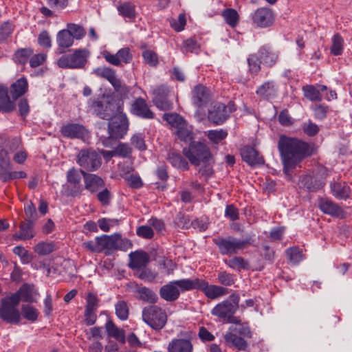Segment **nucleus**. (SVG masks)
<instances>
[{"label":"nucleus","instance_id":"nucleus-1","mask_svg":"<svg viewBox=\"0 0 352 352\" xmlns=\"http://www.w3.org/2000/svg\"><path fill=\"white\" fill-rule=\"evenodd\" d=\"M278 148L283 164V170L287 175L304 158L311 155L314 152L311 144L285 135L280 136Z\"/></svg>","mask_w":352,"mask_h":352},{"label":"nucleus","instance_id":"nucleus-2","mask_svg":"<svg viewBox=\"0 0 352 352\" xmlns=\"http://www.w3.org/2000/svg\"><path fill=\"white\" fill-rule=\"evenodd\" d=\"M184 155L190 162L200 166L199 172L206 177H211L214 173V159L210 148L201 142H192L188 147L183 149Z\"/></svg>","mask_w":352,"mask_h":352},{"label":"nucleus","instance_id":"nucleus-3","mask_svg":"<svg viewBox=\"0 0 352 352\" xmlns=\"http://www.w3.org/2000/svg\"><path fill=\"white\" fill-rule=\"evenodd\" d=\"M108 122V137H100V140L104 146L111 145V139L122 138L128 131L129 122L124 113L117 111L109 118Z\"/></svg>","mask_w":352,"mask_h":352},{"label":"nucleus","instance_id":"nucleus-4","mask_svg":"<svg viewBox=\"0 0 352 352\" xmlns=\"http://www.w3.org/2000/svg\"><path fill=\"white\" fill-rule=\"evenodd\" d=\"M19 299L17 294H11L1 300L0 318L10 324H17L21 320L18 309Z\"/></svg>","mask_w":352,"mask_h":352},{"label":"nucleus","instance_id":"nucleus-5","mask_svg":"<svg viewBox=\"0 0 352 352\" xmlns=\"http://www.w3.org/2000/svg\"><path fill=\"white\" fill-rule=\"evenodd\" d=\"M192 278H184L170 281L160 289L162 298L168 302L176 300L181 292L192 290Z\"/></svg>","mask_w":352,"mask_h":352},{"label":"nucleus","instance_id":"nucleus-6","mask_svg":"<svg viewBox=\"0 0 352 352\" xmlns=\"http://www.w3.org/2000/svg\"><path fill=\"white\" fill-rule=\"evenodd\" d=\"M89 57V52L85 49H78L73 53L65 54L59 58L57 64L64 69H79L85 67Z\"/></svg>","mask_w":352,"mask_h":352},{"label":"nucleus","instance_id":"nucleus-7","mask_svg":"<svg viewBox=\"0 0 352 352\" xmlns=\"http://www.w3.org/2000/svg\"><path fill=\"white\" fill-rule=\"evenodd\" d=\"M142 316L143 321L155 330L162 329L166 324V314L158 306L151 305L144 307Z\"/></svg>","mask_w":352,"mask_h":352},{"label":"nucleus","instance_id":"nucleus-8","mask_svg":"<svg viewBox=\"0 0 352 352\" xmlns=\"http://www.w3.org/2000/svg\"><path fill=\"white\" fill-rule=\"evenodd\" d=\"M87 174L84 170L72 168L66 174L67 184L63 186L62 192L67 197H78L81 195L83 188L80 184L81 176Z\"/></svg>","mask_w":352,"mask_h":352},{"label":"nucleus","instance_id":"nucleus-9","mask_svg":"<svg viewBox=\"0 0 352 352\" xmlns=\"http://www.w3.org/2000/svg\"><path fill=\"white\" fill-rule=\"evenodd\" d=\"M77 163L84 170L92 172L102 164L100 155L92 148L82 149L77 155Z\"/></svg>","mask_w":352,"mask_h":352},{"label":"nucleus","instance_id":"nucleus-10","mask_svg":"<svg viewBox=\"0 0 352 352\" xmlns=\"http://www.w3.org/2000/svg\"><path fill=\"white\" fill-rule=\"evenodd\" d=\"M214 241L223 255L234 254L243 250L248 243V241L240 240L231 236L218 238Z\"/></svg>","mask_w":352,"mask_h":352},{"label":"nucleus","instance_id":"nucleus-11","mask_svg":"<svg viewBox=\"0 0 352 352\" xmlns=\"http://www.w3.org/2000/svg\"><path fill=\"white\" fill-rule=\"evenodd\" d=\"M192 290H201L206 296L210 299H217L227 294V289L226 288L215 285H209L208 283L204 279L197 278H192Z\"/></svg>","mask_w":352,"mask_h":352},{"label":"nucleus","instance_id":"nucleus-12","mask_svg":"<svg viewBox=\"0 0 352 352\" xmlns=\"http://www.w3.org/2000/svg\"><path fill=\"white\" fill-rule=\"evenodd\" d=\"M235 110L233 102H229L227 106L222 103H216L208 112V119L215 124H222Z\"/></svg>","mask_w":352,"mask_h":352},{"label":"nucleus","instance_id":"nucleus-13","mask_svg":"<svg viewBox=\"0 0 352 352\" xmlns=\"http://www.w3.org/2000/svg\"><path fill=\"white\" fill-rule=\"evenodd\" d=\"M116 104L103 98L101 100H95L91 109L94 113L104 120H109L116 112Z\"/></svg>","mask_w":352,"mask_h":352},{"label":"nucleus","instance_id":"nucleus-14","mask_svg":"<svg viewBox=\"0 0 352 352\" xmlns=\"http://www.w3.org/2000/svg\"><path fill=\"white\" fill-rule=\"evenodd\" d=\"M60 133L65 138L79 139L82 141H85L89 138L88 130L83 125L78 123H70L63 126Z\"/></svg>","mask_w":352,"mask_h":352},{"label":"nucleus","instance_id":"nucleus-15","mask_svg":"<svg viewBox=\"0 0 352 352\" xmlns=\"http://www.w3.org/2000/svg\"><path fill=\"white\" fill-rule=\"evenodd\" d=\"M102 56L107 63L114 66H120L122 63L128 64L133 58V55L129 47H123L115 54H111L108 51H104Z\"/></svg>","mask_w":352,"mask_h":352},{"label":"nucleus","instance_id":"nucleus-16","mask_svg":"<svg viewBox=\"0 0 352 352\" xmlns=\"http://www.w3.org/2000/svg\"><path fill=\"white\" fill-rule=\"evenodd\" d=\"M211 100L210 90L203 85H196L192 91V102L198 108L206 107Z\"/></svg>","mask_w":352,"mask_h":352},{"label":"nucleus","instance_id":"nucleus-17","mask_svg":"<svg viewBox=\"0 0 352 352\" xmlns=\"http://www.w3.org/2000/svg\"><path fill=\"white\" fill-rule=\"evenodd\" d=\"M168 90L161 86L153 91V102L155 107L161 111H169L173 109V103L167 98Z\"/></svg>","mask_w":352,"mask_h":352},{"label":"nucleus","instance_id":"nucleus-18","mask_svg":"<svg viewBox=\"0 0 352 352\" xmlns=\"http://www.w3.org/2000/svg\"><path fill=\"white\" fill-rule=\"evenodd\" d=\"M237 303H233L230 300H226L217 304L211 311L213 316L220 318L230 319L234 315L237 309Z\"/></svg>","mask_w":352,"mask_h":352},{"label":"nucleus","instance_id":"nucleus-19","mask_svg":"<svg viewBox=\"0 0 352 352\" xmlns=\"http://www.w3.org/2000/svg\"><path fill=\"white\" fill-rule=\"evenodd\" d=\"M131 112L132 114L143 119L149 120L154 118V113L150 109L146 101L142 98H138L133 102Z\"/></svg>","mask_w":352,"mask_h":352},{"label":"nucleus","instance_id":"nucleus-20","mask_svg":"<svg viewBox=\"0 0 352 352\" xmlns=\"http://www.w3.org/2000/svg\"><path fill=\"white\" fill-rule=\"evenodd\" d=\"M252 20L256 25L266 28L272 25L274 17L270 9L261 8L256 10L252 16Z\"/></svg>","mask_w":352,"mask_h":352},{"label":"nucleus","instance_id":"nucleus-21","mask_svg":"<svg viewBox=\"0 0 352 352\" xmlns=\"http://www.w3.org/2000/svg\"><path fill=\"white\" fill-rule=\"evenodd\" d=\"M129 267L134 271V274L146 267L149 262V256L143 251L132 252L129 254Z\"/></svg>","mask_w":352,"mask_h":352},{"label":"nucleus","instance_id":"nucleus-22","mask_svg":"<svg viewBox=\"0 0 352 352\" xmlns=\"http://www.w3.org/2000/svg\"><path fill=\"white\" fill-rule=\"evenodd\" d=\"M278 87L274 80H267L261 85L256 89V94L265 100H270L278 95Z\"/></svg>","mask_w":352,"mask_h":352},{"label":"nucleus","instance_id":"nucleus-23","mask_svg":"<svg viewBox=\"0 0 352 352\" xmlns=\"http://www.w3.org/2000/svg\"><path fill=\"white\" fill-rule=\"evenodd\" d=\"M324 177H318L315 175H305L299 180L300 188H306L308 191H316L320 189L324 184Z\"/></svg>","mask_w":352,"mask_h":352},{"label":"nucleus","instance_id":"nucleus-24","mask_svg":"<svg viewBox=\"0 0 352 352\" xmlns=\"http://www.w3.org/2000/svg\"><path fill=\"white\" fill-rule=\"evenodd\" d=\"M258 56L261 62L267 67H272L276 64L278 58V52L274 50L270 46L264 45L261 47L258 52Z\"/></svg>","mask_w":352,"mask_h":352},{"label":"nucleus","instance_id":"nucleus-25","mask_svg":"<svg viewBox=\"0 0 352 352\" xmlns=\"http://www.w3.org/2000/svg\"><path fill=\"white\" fill-rule=\"evenodd\" d=\"M318 207L324 214L340 218L344 217L343 210L331 199H320Z\"/></svg>","mask_w":352,"mask_h":352},{"label":"nucleus","instance_id":"nucleus-26","mask_svg":"<svg viewBox=\"0 0 352 352\" xmlns=\"http://www.w3.org/2000/svg\"><path fill=\"white\" fill-rule=\"evenodd\" d=\"M34 223L23 221L19 225V232L13 234V239L16 241H27L32 239L36 232L34 230Z\"/></svg>","mask_w":352,"mask_h":352},{"label":"nucleus","instance_id":"nucleus-27","mask_svg":"<svg viewBox=\"0 0 352 352\" xmlns=\"http://www.w3.org/2000/svg\"><path fill=\"white\" fill-rule=\"evenodd\" d=\"M241 157L243 161L250 166L262 164L264 160L253 147L250 146H244L241 151Z\"/></svg>","mask_w":352,"mask_h":352},{"label":"nucleus","instance_id":"nucleus-28","mask_svg":"<svg viewBox=\"0 0 352 352\" xmlns=\"http://www.w3.org/2000/svg\"><path fill=\"white\" fill-rule=\"evenodd\" d=\"M12 169L8 151L1 150L0 152V179L3 182H8V177Z\"/></svg>","mask_w":352,"mask_h":352},{"label":"nucleus","instance_id":"nucleus-29","mask_svg":"<svg viewBox=\"0 0 352 352\" xmlns=\"http://www.w3.org/2000/svg\"><path fill=\"white\" fill-rule=\"evenodd\" d=\"M167 349L168 352H192V344L187 339H173Z\"/></svg>","mask_w":352,"mask_h":352},{"label":"nucleus","instance_id":"nucleus-30","mask_svg":"<svg viewBox=\"0 0 352 352\" xmlns=\"http://www.w3.org/2000/svg\"><path fill=\"white\" fill-rule=\"evenodd\" d=\"M100 252H104L106 254H111L116 251V233L111 235L98 236Z\"/></svg>","mask_w":352,"mask_h":352},{"label":"nucleus","instance_id":"nucleus-31","mask_svg":"<svg viewBox=\"0 0 352 352\" xmlns=\"http://www.w3.org/2000/svg\"><path fill=\"white\" fill-rule=\"evenodd\" d=\"M105 329L109 337L114 338L122 344L125 343V331L116 326L112 320H109L107 321L105 323Z\"/></svg>","mask_w":352,"mask_h":352},{"label":"nucleus","instance_id":"nucleus-32","mask_svg":"<svg viewBox=\"0 0 352 352\" xmlns=\"http://www.w3.org/2000/svg\"><path fill=\"white\" fill-rule=\"evenodd\" d=\"M104 186L103 179L94 174H85V186L90 192H96Z\"/></svg>","mask_w":352,"mask_h":352},{"label":"nucleus","instance_id":"nucleus-33","mask_svg":"<svg viewBox=\"0 0 352 352\" xmlns=\"http://www.w3.org/2000/svg\"><path fill=\"white\" fill-rule=\"evenodd\" d=\"M28 88V83L26 78L22 77L12 84L10 87V94L14 100H16L25 94Z\"/></svg>","mask_w":352,"mask_h":352},{"label":"nucleus","instance_id":"nucleus-34","mask_svg":"<svg viewBox=\"0 0 352 352\" xmlns=\"http://www.w3.org/2000/svg\"><path fill=\"white\" fill-rule=\"evenodd\" d=\"M117 10L120 15L125 19L132 21L136 16L135 6L131 2L120 3L117 6Z\"/></svg>","mask_w":352,"mask_h":352},{"label":"nucleus","instance_id":"nucleus-35","mask_svg":"<svg viewBox=\"0 0 352 352\" xmlns=\"http://www.w3.org/2000/svg\"><path fill=\"white\" fill-rule=\"evenodd\" d=\"M224 340L229 346H232L239 350L244 351L248 346L247 342L241 337L237 336L233 332L225 333Z\"/></svg>","mask_w":352,"mask_h":352},{"label":"nucleus","instance_id":"nucleus-36","mask_svg":"<svg viewBox=\"0 0 352 352\" xmlns=\"http://www.w3.org/2000/svg\"><path fill=\"white\" fill-rule=\"evenodd\" d=\"M167 160L173 166L179 170H186L189 168L188 162L177 152L170 151Z\"/></svg>","mask_w":352,"mask_h":352},{"label":"nucleus","instance_id":"nucleus-37","mask_svg":"<svg viewBox=\"0 0 352 352\" xmlns=\"http://www.w3.org/2000/svg\"><path fill=\"white\" fill-rule=\"evenodd\" d=\"M333 195L338 198H349L351 197L350 187L345 182H338L331 184Z\"/></svg>","mask_w":352,"mask_h":352},{"label":"nucleus","instance_id":"nucleus-38","mask_svg":"<svg viewBox=\"0 0 352 352\" xmlns=\"http://www.w3.org/2000/svg\"><path fill=\"white\" fill-rule=\"evenodd\" d=\"M14 107V102L10 100L7 88L0 87V111L6 113L11 112Z\"/></svg>","mask_w":352,"mask_h":352},{"label":"nucleus","instance_id":"nucleus-39","mask_svg":"<svg viewBox=\"0 0 352 352\" xmlns=\"http://www.w3.org/2000/svg\"><path fill=\"white\" fill-rule=\"evenodd\" d=\"M136 293L138 294V298L149 303H155L157 300V294L146 287H139L136 289Z\"/></svg>","mask_w":352,"mask_h":352},{"label":"nucleus","instance_id":"nucleus-40","mask_svg":"<svg viewBox=\"0 0 352 352\" xmlns=\"http://www.w3.org/2000/svg\"><path fill=\"white\" fill-rule=\"evenodd\" d=\"M56 41L60 47L68 48L73 45L74 38L67 29H65L58 32Z\"/></svg>","mask_w":352,"mask_h":352},{"label":"nucleus","instance_id":"nucleus-41","mask_svg":"<svg viewBox=\"0 0 352 352\" xmlns=\"http://www.w3.org/2000/svg\"><path fill=\"white\" fill-rule=\"evenodd\" d=\"M178 138L184 142L190 141L193 138V133L191 127L187 124L186 120L184 124H180L175 131Z\"/></svg>","mask_w":352,"mask_h":352},{"label":"nucleus","instance_id":"nucleus-42","mask_svg":"<svg viewBox=\"0 0 352 352\" xmlns=\"http://www.w3.org/2000/svg\"><path fill=\"white\" fill-rule=\"evenodd\" d=\"M224 262L228 267L236 271L245 270L249 267L248 261L239 256H235L229 260H225Z\"/></svg>","mask_w":352,"mask_h":352},{"label":"nucleus","instance_id":"nucleus-43","mask_svg":"<svg viewBox=\"0 0 352 352\" xmlns=\"http://www.w3.org/2000/svg\"><path fill=\"white\" fill-rule=\"evenodd\" d=\"M13 294H17L19 302L22 299L25 302H32L35 301L33 296V288L28 285H23L18 292Z\"/></svg>","mask_w":352,"mask_h":352},{"label":"nucleus","instance_id":"nucleus-44","mask_svg":"<svg viewBox=\"0 0 352 352\" xmlns=\"http://www.w3.org/2000/svg\"><path fill=\"white\" fill-rule=\"evenodd\" d=\"M14 25L10 21H4L0 25V43H6L14 31Z\"/></svg>","mask_w":352,"mask_h":352},{"label":"nucleus","instance_id":"nucleus-45","mask_svg":"<svg viewBox=\"0 0 352 352\" xmlns=\"http://www.w3.org/2000/svg\"><path fill=\"white\" fill-rule=\"evenodd\" d=\"M222 16L226 22L232 28L236 26L239 22V14L234 9L227 8L222 12Z\"/></svg>","mask_w":352,"mask_h":352},{"label":"nucleus","instance_id":"nucleus-46","mask_svg":"<svg viewBox=\"0 0 352 352\" xmlns=\"http://www.w3.org/2000/svg\"><path fill=\"white\" fill-rule=\"evenodd\" d=\"M304 96L306 98L311 101L322 100V96L318 90L314 85H306L302 88Z\"/></svg>","mask_w":352,"mask_h":352},{"label":"nucleus","instance_id":"nucleus-47","mask_svg":"<svg viewBox=\"0 0 352 352\" xmlns=\"http://www.w3.org/2000/svg\"><path fill=\"white\" fill-rule=\"evenodd\" d=\"M286 254L290 263L294 265L298 264L304 258L302 250L296 247L287 249Z\"/></svg>","mask_w":352,"mask_h":352},{"label":"nucleus","instance_id":"nucleus-48","mask_svg":"<svg viewBox=\"0 0 352 352\" xmlns=\"http://www.w3.org/2000/svg\"><path fill=\"white\" fill-rule=\"evenodd\" d=\"M344 41L340 35L335 34L332 38L331 53L334 56H339L343 51Z\"/></svg>","mask_w":352,"mask_h":352},{"label":"nucleus","instance_id":"nucleus-49","mask_svg":"<svg viewBox=\"0 0 352 352\" xmlns=\"http://www.w3.org/2000/svg\"><path fill=\"white\" fill-rule=\"evenodd\" d=\"M135 275L144 281L151 283L153 282L156 278L157 273L155 272H153L151 270L144 267L142 269L138 271L137 272H135Z\"/></svg>","mask_w":352,"mask_h":352},{"label":"nucleus","instance_id":"nucleus-50","mask_svg":"<svg viewBox=\"0 0 352 352\" xmlns=\"http://www.w3.org/2000/svg\"><path fill=\"white\" fill-rule=\"evenodd\" d=\"M93 73L98 76L107 79L108 81L116 75V72L113 69L109 67H99L96 68Z\"/></svg>","mask_w":352,"mask_h":352},{"label":"nucleus","instance_id":"nucleus-51","mask_svg":"<svg viewBox=\"0 0 352 352\" xmlns=\"http://www.w3.org/2000/svg\"><path fill=\"white\" fill-rule=\"evenodd\" d=\"M228 135L227 131L223 129L210 130L207 133L208 138L214 144H219L224 140Z\"/></svg>","mask_w":352,"mask_h":352},{"label":"nucleus","instance_id":"nucleus-52","mask_svg":"<svg viewBox=\"0 0 352 352\" xmlns=\"http://www.w3.org/2000/svg\"><path fill=\"white\" fill-rule=\"evenodd\" d=\"M21 310L23 316L25 319L32 322L36 320L38 311L35 307L30 305H23Z\"/></svg>","mask_w":352,"mask_h":352},{"label":"nucleus","instance_id":"nucleus-53","mask_svg":"<svg viewBox=\"0 0 352 352\" xmlns=\"http://www.w3.org/2000/svg\"><path fill=\"white\" fill-rule=\"evenodd\" d=\"M67 30L69 32L74 39H81L86 34V31L84 28L74 23L68 24Z\"/></svg>","mask_w":352,"mask_h":352},{"label":"nucleus","instance_id":"nucleus-54","mask_svg":"<svg viewBox=\"0 0 352 352\" xmlns=\"http://www.w3.org/2000/svg\"><path fill=\"white\" fill-rule=\"evenodd\" d=\"M24 211L26 217V221L34 223L37 220V212L35 206L32 201H28L24 205Z\"/></svg>","mask_w":352,"mask_h":352},{"label":"nucleus","instance_id":"nucleus-55","mask_svg":"<svg viewBox=\"0 0 352 352\" xmlns=\"http://www.w3.org/2000/svg\"><path fill=\"white\" fill-rule=\"evenodd\" d=\"M163 118L175 129L180 124H184V122L185 121V120L177 113H164Z\"/></svg>","mask_w":352,"mask_h":352},{"label":"nucleus","instance_id":"nucleus-56","mask_svg":"<svg viewBox=\"0 0 352 352\" xmlns=\"http://www.w3.org/2000/svg\"><path fill=\"white\" fill-rule=\"evenodd\" d=\"M131 247L132 243L129 239L122 238L120 234L116 233V251H126Z\"/></svg>","mask_w":352,"mask_h":352},{"label":"nucleus","instance_id":"nucleus-57","mask_svg":"<svg viewBox=\"0 0 352 352\" xmlns=\"http://www.w3.org/2000/svg\"><path fill=\"white\" fill-rule=\"evenodd\" d=\"M13 253L21 258V263L23 264L29 263L32 261V256L29 252L23 246L18 245L14 247Z\"/></svg>","mask_w":352,"mask_h":352},{"label":"nucleus","instance_id":"nucleus-58","mask_svg":"<svg viewBox=\"0 0 352 352\" xmlns=\"http://www.w3.org/2000/svg\"><path fill=\"white\" fill-rule=\"evenodd\" d=\"M34 250L38 254L47 255L54 250V245L52 243L39 242L34 247Z\"/></svg>","mask_w":352,"mask_h":352},{"label":"nucleus","instance_id":"nucleus-59","mask_svg":"<svg viewBox=\"0 0 352 352\" xmlns=\"http://www.w3.org/2000/svg\"><path fill=\"white\" fill-rule=\"evenodd\" d=\"M249 69L251 73L257 74L261 69L260 64L262 63L257 54H250L248 58Z\"/></svg>","mask_w":352,"mask_h":352},{"label":"nucleus","instance_id":"nucleus-60","mask_svg":"<svg viewBox=\"0 0 352 352\" xmlns=\"http://www.w3.org/2000/svg\"><path fill=\"white\" fill-rule=\"evenodd\" d=\"M200 51L199 45L192 38H188L183 43V52L197 54Z\"/></svg>","mask_w":352,"mask_h":352},{"label":"nucleus","instance_id":"nucleus-61","mask_svg":"<svg viewBox=\"0 0 352 352\" xmlns=\"http://www.w3.org/2000/svg\"><path fill=\"white\" fill-rule=\"evenodd\" d=\"M116 314L121 320H125L128 318L129 309L125 302L119 301L115 306Z\"/></svg>","mask_w":352,"mask_h":352},{"label":"nucleus","instance_id":"nucleus-62","mask_svg":"<svg viewBox=\"0 0 352 352\" xmlns=\"http://www.w3.org/2000/svg\"><path fill=\"white\" fill-rule=\"evenodd\" d=\"M302 129L307 135L310 137L316 135L320 130L319 126L311 120L303 122Z\"/></svg>","mask_w":352,"mask_h":352},{"label":"nucleus","instance_id":"nucleus-63","mask_svg":"<svg viewBox=\"0 0 352 352\" xmlns=\"http://www.w3.org/2000/svg\"><path fill=\"white\" fill-rule=\"evenodd\" d=\"M131 144L140 151H144L146 148L144 135L142 133L133 135L131 138Z\"/></svg>","mask_w":352,"mask_h":352},{"label":"nucleus","instance_id":"nucleus-64","mask_svg":"<svg viewBox=\"0 0 352 352\" xmlns=\"http://www.w3.org/2000/svg\"><path fill=\"white\" fill-rule=\"evenodd\" d=\"M33 50L30 48L21 49L16 52L15 56L17 60L24 65L28 61L29 58L32 55Z\"/></svg>","mask_w":352,"mask_h":352}]
</instances>
